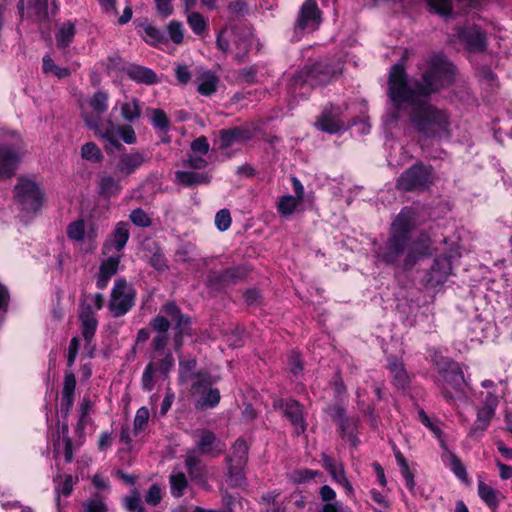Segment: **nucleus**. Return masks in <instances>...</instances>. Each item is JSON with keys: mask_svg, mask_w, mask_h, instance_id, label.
Segmentation results:
<instances>
[{"mask_svg": "<svg viewBox=\"0 0 512 512\" xmlns=\"http://www.w3.org/2000/svg\"><path fill=\"white\" fill-rule=\"evenodd\" d=\"M446 72L447 64L440 56L431 60L429 69L420 79L408 80L404 66L400 63L393 65L388 79V96L396 107L393 118L398 119V108L407 103L410 106V121L420 134L434 137L442 131L447 123L445 113L428 103L425 98L439 91Z\"/></svg>", "mask_w": 512, "mask_h": 512, "instance_id": "1", "label": "nucleus"}, {"mask_svg": "<svg viewBox=\"0 0 512 512\" xmlns=\"http://www.w3.org/2000/svg\"><path fill=\"white\" fill-rule=\"evenodd\" d=\"M411 229V211L405 208L393 221L385 246L377 251L378 257L386 264H395L407 248Z\"/></svg>", "mask_w": 512, "mask_h": 512, "instance_id": "2", "label": "nucleus"}, {"mask_svg": "<svg viewBox=\"0 0 512 512\" xmlns=\"http://www.w3.org/2000/svg\"><path fill=\"white\" fill-rule=\"evenodd\" d=\"M160 312L163 315H158L153 318L150 325L157 334H167L170 328V322H174V329L176 331L175 345L176 349H178L182 345L183 336L190 334V317L183 314L174 301L166 302L161 307Z\"/></svg>", "mask_w": 512, "mask_h": 512, "instance_id": "3", "label": "nucleus"}, {"mask_svg": "<svg viewBox=\"0 0 512 512\" xmlns=\"http://www.w3.org/2000/svg\"><path fill=\"white\" fill-rule=\"evenodd\" d=\"M336 76V70L327 62H317L306 66L292 79V88L294 92L297 89H303L306 86H323L331 82Z\"/></svg>", "mask_w": 512, "mask_h": 512, "instance_id": "4", "label": "nucleus"}, {"mask_svg": "<svg viewBox=\"0 0 512 512\" xmlns=\"http://www.w3.org/2000/svg\"><path fill=\"white\" fill-rule=\"evenodd\" d=\"M434 182L433 170L422 162H417L401 173L396 188L406 192L427 190Z\"/></svg>", "mask_w": 512, "mask_h": 512, "instance_id": "5", "label": "nucleus"}, {"mask_svg": "<svg viewBox=\"0 0 512 512\" xmlns=\"http://www.w3.org/2000/svg\"><path fill=\"white\" fill-rule=\"evenodd\" d=\"M14 192L15 199L23 211L36 213L42 207L44 193L34 181L20 178Z\"/></svg>", "mask_w": 512, "mask_h": 512, "instance_id": "6", "label": "nucleus"}, {"mask_svg": "<svg viewBox=\"0 0 512 512\" xmlns=\"http://www.w3.org/2000/svg\"><path fill=\"white\" fill-rule=\"evenodd\" d=\"M196 381L192 385L193 395H199L195 407L200 410L214 408L220 402V391L212 388L211 376L208 372L199 371L195 373Z\"/></svg>", "mask_w": 512, "mask_h": 512, "instance_id": "7", "label": "nucleus"}, {"mask_svg": "<svg viewBox=\"0 0 512 512\" xmlns=\"http://www.w3.org/2000/svg\"><path fill=\"white\" fill-rule=\"evenodd\" d=\"M454 38L470 52L482 53L487 48L486 33L476 24L454 28Z\"/></svg>", "mask_w": 512, "mask_h": 512, "instance_id": "8", "label": "nucleus"}, {"mask_svg": "<svg viewBox=\"0 0 512 512\" xmlns=\"http://www.w3.org/2000/svg\"><path fill=\"white\" fill-rule=\"evenodd\" d=\"M134 294L125 279H118L111 292L109 308L114 317L125 315L133 306Z\"/></svg>", "mask_w": 512, "mask_h": 512, "instance_id": "9", "label": "nucleus"}, {"mask_svg": "<svg viewBox=\"0 0 512 512\" xmlns=\"http://www.w3.org/2000/svg\"><path fill=\"white\" fill-rule=\"evenodd\" d=\"M149 160L150 157L145 151L136 150L130 153H122L115 165L114 174L119 179H124Z\"/></svg>", "mask_w": 512, "mask_h": 512, "instance_id": "10", "label": "nucleus"}, {"mask_svg": "<svg viewBox=\"0 0 512 512\" xmlns=\"http://www.w3.org/2000/svg\"><path fill=\"white\" fill-rule=\"evenodd\" d=\"M472 396V390L458 363H450V399L466 403Z\"/></svg>", "mask_w": 512, "mask_h": 512, "instance_id": "11", "label": "nucleus"}, {"mask_svg": "<svg viewBox=\"0 0 512 512\" xmlns=\"http://www.w3.org/2000/svg\"><path fill=\"white\" fill-rule=\"evenodd\" d=\"M321 11L315 0H306L301 6L299 16L295 25V32L310 31L318 29L321 23Z\"/></svg>", "mask_w": 512, "mask_h": 512, "instance_id": "12", "label": "nucleus"}, {"mask_svg": "<svg viewBox=\"0 0 512 512\" xmlns=\"http://www.w3.org/2000/svg\"><path fill=\"white\" fill-rule=\"evenodd\" d=\"M498 397L493 393L488 392L481 408L477 411V418L470 429L471 436L482 434L489 426L492 418L495 415V410L498 406Z\"/></svg>", "mask_w": 512, "mask_h": 512, "instance_id": "13", "label": "nucleus"}, {"mask_svg": "<svg viewBox=\"0 0 512 512\" xmlns=\"http://www.w3.org/2000/svg\"><path fill=\"white\" fill-rule=\"evenodd\" d=\"M163 357L160 359L159 364L150 361L142 376V387L146 391H152L154 388L153 375L156 370H158L164 378L168 377L170 370L174 365V358L170 352L162 353ZM156 355L151 356V360H155Z\"/></svg>", "mask_w": 512, "mask_h": 512, "instance_id": "14", "label": "nucleus"}, {"mask_svg": "<svg viewBox=\"0 0 512 512\" xmlns=\"http://www.w3.org/2000/svg\"><path fill=\"white\" fill-rule=\"evenodd\" d=\"M331 419L337 423L339 432L342 437H347L353 446H356L357 439L354 432L357 428L358 419L355 417H348L346 410L341 405H334L329 407Z\"/></svg>", "mask_w": 512, "mask_h": 512, "instance_id": "15", "label": "nucleus"}, {"mask_svg": "<svg viewBox=\"0 0 512 512\" xmlns=\"http://www.w3.org/2000/svg\"><path fill=\"white\" fill-rule=\"evenodd\" d=\"M246 277V270L243 267H232L223 271H209L207 274L208 285L216 290L222 289L228 285Z\"/></svg>", "mask_w": 512, "mask_h": 512, "instance_id": "16", "label": "nucleus"}, {"mask_svg": "<svg viewBox=\"0 0 512 512\" xmlns=\"http://www.w3.org/2000/svg\"><path fill=\"white\" fill-rule=\"evenodd\" d=\"M342 111L338 106H330L323 110L318 117L315 125L323 132L334 134L345 129V124L341 120Z\"/></svg>", "mask_w": 512, "mask_h": 512, "instance_id": "17", "label": "nucleus"}, {"mask_svg": "<svg viewBox=\"0 0 512 512\" xmlns=\"http://www.w3.org/2000/svg\"><path fill=\"white\" fill-rule=\"evenodd\" d=\"M20 17L23 19L25 9L28 10V16L34 21L43 22L48 20V0H20L17 4Z\"/></svg>", "mask_w": 512, "mask_h": 512, "instance_id": "18", "label": "nucleus"}, {"mask_svg": "<svg viewBox=\"0 0 512 512\" xmlns=\"http://www.w3.org/2000/svg\"><path fill=\"white\" fill-rule=\"evenodd\" d=\"M279 407L282 409L284 416L295 427V432L299 435L306 429L303 419L302 406L293 399L280 400Z\"/></svg>", "mask_w": 512, "mask_h": 512, "instance_id": "19", "label": "nucleus"}, {"mask_svg": "<svg viewBox=\"0 0 512 512\" xmlns=\"http://www.w3.org/2000/svg\"><path fill=\"white\" fill-rule=\"evenodd\" d=\"M19 162V154L14 148L6 144H0V177H12Z\"/></svg>", "mask_w": 512, "mask_h": 512, "instance_id": "20", "label": "nucleus"}, {"mask_svg": "<svg viewBox=\"0 0 512 512\" xmlns=\"http://www.w3.org/2000/svg\"><path fill=\"white\" fill-rule=\"evenodd\" d=\"M129 236V224L127 222H119L116 225L111 238L107 239L104 243L102 253L104 255H109L112 248H115L120 252L125 247Z\"/></svg>", "mask_w": 512, "mask_h": 512, "instance_id": "21", "label": "nucleus"}, {"mask_svg": "<svg viewBox=\"0 0 512 512\" xmlns=\"http://www.w3.org/2000/svg\"><path fill=\"white\" fill-rule=\"evenodd\" d=\"M448 279V256L445 254L434 260L426 274V284L431 287L444 284Z\"/></svg>", "mask_w": 512, "mask_h": 512, "instance_id": "22", "label": "nucleus"}, {"mask_svg": "<svg viewBox=\"0 0 512 512\" xmlns=\"http://www.w3.org/2000/svg\"><path fill=\"white\" fill-rule=\"evenodd\" d=\"M197 448L202 454L217 456L224 451L225 445L214 432L205 430L200 435Z\"/></svg>", "mask_w": 512, "mask_h": 512, "instance_id": "23", "label": "nucleus"}, {"mask_svg": "<svg viewBox=\"0 0 512 512\" xmlns=\"http://www.w3.org/2000/svg\"><path fill=\"white\" fill-rule=\"evenodd\" d=\"M85 124L89 129L93 130L97 136L106 140L107 144L105 149L107 152L112 151L113 148L119 150L123 147L118 139L117 132H103L98 117L85 116Z\"/></svg>", "mask_w": 512, "mask_h": 512, "instance_id": "24", "label": "nucleus"}, {"mask_svg": "<svg viewBox=\"0 0 512 512\" xmlns=\"http://www.w3.org/2000/svg\"><path fill=\"white\" fill-rule=\"evenodd\" d=\"M252 138L249 129L234 127L231 129H222L219 132V143L221 149H227L236 142H245Z\"/></svg>", "mask_w": 512, "mask_h": 512, "instance_id": "25", "label": "nucleus"}, {"mask_svg": "<svg viewBox=\"0 0 512 512\" xmlns=\"http://www.w3.org/2000/svg\"><path fill=\"white\" fill-rule=\"evenodd\" d=\"M125 72L131 80L140 84L153 85L159 82L157 74L152 69L141 65L129 64Z\"/></svg>", "mask_w": 512, "mask_h": 512, "instance_id": "26", "label": "nucleus"}, {"mask_svg": "<svg viewBox=\"0 0 512 512\" xmlns=\"http://www.w3.org/2000/svg\"><path fill=\"white\" fill-rule=\"evenodd\" d=\"M79 320L81 322L82 336L85 342H88V345H90L98 325L97 319L95 318L90 305L82 306L79 313Z\"/></svg>", "mask_w": 512, "mask_h": 512, "instance_id": "27", "label": "nucleus"}, {"mask_svg": "<svg viewBox=\"0 0 512 512\" xmlns=\"http://www.w3.org/2000/svg\"><path fill=\"white\" fill-rule=\"evenodd\" d=\"M120 260V255H112L101 263L96 283L99 289H105L111 277L117 273Z\"/></svg>", "mask_w": 512, "mask_h": 512, "instance_id": "28", "label": "nucleus"}, {"mask_svg": "<svg viewBox=\"0 0 512 512\" xmlns=\"http://www.w3.org/2000/svg\"><path fill=\"white\" fill-rule=\"evenodd\" d=\"M177 183L185 187H194L202 184H208L211 176L207 172H197L192 170H183L175 172Z\"/></svg>", "mask_w": 512, "mask_h": 512, "instance_id": "29", "label": "nucleus"}, {"mask_svg": "<svg viewBox=\"0 0 512 512\" xmlns=\"http://www.w3.org/2000/svg\"><path fill=\"white\" fill-rule=\"evenodd\" d=\"M322 466L331 474L332 478L342 484L349 492L352 491V485L347 480L344 468L341 464H336L333 458L328 456L327 454H322Z\"/></svg>", "mask_w": 512, "mask_h": 512, "instance_id": "30", "label": "nucleus"}, {"mask_svg": "<svg viewBox=\"0 0 512 512\" xmlns=\"http://www.w3.org/2000/svg\"><path fill=\"white\" fill-rule=\"evenodd\" d=\"M185 465L187 467V471L192 480H195L199 483L206 482L207 479V471L205 465L202 464V461L194 455V452H188L185 460Z\"/></svg>", "mask_w": 512, "mask_h": 512, "instance_id": "31", "label": "nucleus"}, {"mask_svg": "<svg viewBox=\"0 0 512 512\" xmlns=\"http://www.w3.org/2000/svg\"><path fill=\"white\" fill-rule=\"evenodd\" d=\"M121 180L117 176L102 175L98 181V193L105 198L116 196L121 191Z\"/></svg>", "mask_w": 512, "mask_h": 512, "instance_id": "32", "label": "nucleus"}, {"mask_svg": "<svg viewBox=\"0 0 512 512\" xmlns=\"http://www.w3.org/2000/svg\"><path fill=\"white\" fill-rule=\"evenodd\" d=\"M75 387L76 378L74 373H66L62 389V410H64L65 414H68L69 410L73 406Z\"/></svg>", "mask_w": 512, "mask_h": 512, "instance_id": "33", "label": "nucleus"}, {"mask_svg": "<svg viewBox=\"0 0 512 512\" xmlns=\"http://www.w3.org/2000/svg\"><path fill=\"white\" fill-rule=\"evenodd\" d=\"M455 237H457V242H453V247H450V262L456 258H460L463 253H466L470 249V234L463 230H456Z\"/></svg>", "mask_w": 512, "mask_h": 512, "instance_id": "34", "label": "nucleus"}, {"mask_svg": "<svg viewBox=\"0 0 512 512\" xmlns=\"http://www.w3.org/2000/svg\"><path fill=\"white\" fill-rule=\"evenodd\" d=\"M89 105L92 108V113H83L82 117L85 121V116H92V117H98L99 121L101 122V115L106 112L108 107V95L107 93L103 91H97L94 93V95L91 97L89 101Z\"/></svg>", "mask_w": 512, "mask_h": 512, "instance_id": "35", "label": "nucleus"}, {"mask_svg": "<svg viewBox=\"0 0 512 512\" xmlns=\"http://www.w3.org/2000/svg\"><path fill=\"white\" fill-rule=\"evenodd\" d=\"M388 368L393 374L394 383L397 387L404 389L408 386L410 379L402 362L396 358H389Z\"/></svg>", "mask_w": 512, "mask_h": 512, "instance_id": "36", "label": "nucleus"}, {"mask_svg": "<svg viewBox=\"0 0 512 512\" xmlns=\"http://www.w3.org/2000/svg\"><path fill=\"white\" fill-rule=\"evenodd\" d=\"M228 471L226 475V482L230 487H243L246 485V477L244 474V465L227 463Z\"/></svg>", "mask_w": 512, "mask_h": 512, "instance_id": "37", "label": "nucleus"}, {"mask_svg": "<svg viewBox=\"0 0 512 512\" xmlns=\"http://www.w3.org/2000/svg\"><path fill=\"white\" fill-rule=\"evenodd\" d=\"M247 461L248 446L244 440L238 439L232 447V454L227 458V463L246 466Z\"/></svg>", "mask_w": 512, "mask_h": 512, "instance_id": "38", "label": "nucleus"}, {"mask_svg": "<svg viewBox=\"0 0 512 512\" xmlns=\"http://www.w3.org/2000/svg\"><path fill=\"white\" fill-rule=\"evenodd\" d=\"M140 27L143 30L142 37L143 39L150 45H157L160 43L167 42V37L164 32H162L157 27L153 26L150 23H141Z\"/></svg>", "mask_w": 512, "mask_h": 512, "instance_id": "39", "label": "nucleus"}, {"mask_svg": "<svg viewBox=\"0 0 512 512\" xmlns=\"http://www.w3.org/2000/svg\"><path fill=\"white\" fill-rule=\"evenodd\" d=\"M146 113L155 129L161 132H167L169 130L170 120L162 109L148 108Z\"/></svg>", "mask_w": 512, "mask_h": 512, "instance_id": "40", "label": "nucleus"}, {"mask_svg": "<svg viewBox=\"0 0 512 512\" xmlns=\"http://www.w3.org/2000/svg\"><path fill=\"white\" fill-rule=\"evenodd\" d=\"M478 495L490 508L498 506L500 493L483 481L478 483Z\"/></svg>", "mask_w": 512, "mask_h": 512, "instance_id": "41", "label": "nucleus"}, {"mask_svg": "<svg viewBox=\"0 0 512 512\" xmlns=\"http://www.w3.org/2000/svg\"><path fill=\"white\" fill-rule=\"evenodd\" d=\"M418 417L421 423L426 426L430 431L434 434V436L439 440L441 447L446 450V443L443 439L444 432L438 424V421H433L429 418L426 412L421 409L418 411Z\"/></svg>", "mask_w": 512, "mask_h": 512, "instance_id": "42", "label": "nucleus"}, {"mask_svg": "<svg viewBox=\"0 0 512 512\" xmlns=\"http://www.w3.org/2000/svg\"><path fill=\"white\" fill-rule=\"evenodd\" d=\"M75 35V26L71 22L63 23L56 34V43L59 48L67 47Z\"/></svg>", "mask_w": 512, "mask_h": 512, "instance_id": "43", "label": "nucleus"}, {"mask_svg": "<svg viewBox=\"0 0 512 512\" xmlns=\"http://www.w3.org/2000/svg\"><path fill=\"white\" fill-rule=\"evenodd\" d=\"M229 22L239 20L249 13V6L245 0H233L227 6Z\"/></svg>", "mask_w": 512, "mask_h": 512, "instance_id": "44", "label": "nucleus"}, {"mask_svg": "<svg viewBox=\"0 0 512 512\" xmlns=\"http://www.w3.org/2000/svg\"><path fill=\"white\" fill-rule=\"evenodd\" d=\"M169 482L171 494L176 498H179L183 495V492L188 485L186 476L182 472L170 475Z\"/></svg>", "mask_w": 512, "mask_h": 512, "instance_id": "45", "label": "nucleus"}, {"mask_svg": "<svg viewBox=\"0 0 512 512\" xmlns=\"http://www.w3.org/2000/svg\"><path fill=\"white\" fill-rule=\"evenodd\" d=\"M450 468L454 475L466 486L471 484L466 467L455 455L450 454Z\"/></svg>", "mask_w": 512, "mask_h": 512, "instance_id": "46", "label": "nucleus"}, {"mask_svg": "<svg viewBox=\"0 0 512 512\" xmlns=\"http://www.w3.org/2000/svg\"><path fill=\"white\" fill-rule=\"evenodd\" d=\"M121 115L128 122H133L141 116V107L139 100L133 99L131 102L123 103L121 106Z\"/></svg>", "mask_w": 512, "mask_h": 512, "instance_id": "47", "label": "nucleus"}, {"mask_svg": "<svg viewBox=\"0 0 512 512\" xmlns=\"http://www.w3.org/2000/svg\"><path fill=\"white\" fill-rule=\"evenodd\" d=\"M187 22L192 31L198 36L203 35V33L207 30V21L199 12L194 11L189 13L187 16Z\"/></svg>", "mask_w": 512, "mask_h": 512, "instance_id": "48", "label": "nucleus"}, {"mask_svg": "<svg viewBox=\"0 0 512 512\" xmlns=\"http://www.w3.org/2000/svg\"><path fill=\"white\" fill-rule=\"evenodd\" d=\"M428 251V247L425 245H421L419 248L418 245H413L408 249L407 256L404 259L403 268L405 270L411 269L417 262L419 256L426 255Z\"/></svg>", "mask_w": 512, "mask_h": 512, "instance_id": "49", "label": "nucleus"}, {"mask_svg": "<svg viewBox=\"0 0 512 512\" xmlns=\"http://www.w3.org/2000/svg\"><path fill=\"white\" fill-rule=\"evenodd\" d=\"M81 156L83 159L94 163H99L103 159L101 150L94 142H88L82 146Z\"/></svg>", "mask_w": 512, "mask_h": 512, "instance_id": "50", "label": "nucleus"}, {"mask_svg": "<svg viewBox=\"0 0 512 512\" xmlns=\"http://www.w3.org/2000/svg\"><path fill=\"white\" fill-rule=\"evenodd\" d=\"M43 71L45 73H52L59 79H64L70 75L68 68L59 67L50 56L43 57Z\"/></svg>", "mask_w": 512, "mask_h": 512, "instance_id": "51", "label": "nucleus"}, {"mask_svg": "<svg viewBox=\"0 0 512 512\" xmlns=\"http://www.w3.org/2000/svg\"><path fill=\"white\" fill-rule=\"evenodd\" d=\"M69 239L80 242L84 239L85 225L82 219L71 222L66 230Z\"/></svg>", "mask_w": 512, "mask_h": 512, "instance_id": "52", "label": "nucleus"}, {"mask_svg": "<svg viewBox=\"0 0 512 512\" xmlns=\"http://www.w3.org/2000/svg\"><path fill=\"white\" fill-rule=\"evenodd\" d=\"M218 79L211 73H206L203 81L198 85L197 91L202 95H211L216 91Z\"/></svg>", "mask_w": 512, "mask_h": 512, "instance_id": "53", "label": "nucleus"}, {"mask_svg": "<svg viewBox=\"0 0 512 512\" xmlns=\"http://www.w3.org/2000/svg\"><path fill=\"white\" fill-rule=\"evenodd\" d=\"M169 39L174 44H181L184 39L183 24L180 21L173 20L167 25Z\"/></svg>", "mask_w": 512, "mask_h": 512, "instance_id": "54", "label": "nucleus"}, {"mask_svg": "<svg viewBox=\"0 0 512 512\" xmlns=\"http://www.w3.org/2000/svg\"><path fill=\"white\" fill-rule=\"evenodd\" d=\"M215 226L221 232L229 229L232 223L230 211L226 208L219 210L215 215Z\"/></svg>", "mask_w": 512, "mask_h": 512, "instance_id": "55", "label": "nucleus"}, {"mask_svg": "<svg viewBox=\"0 0 512 512\" xmlns=\"http://www.w3.org/2000/svg\"><path fill=\"white\" fill-rule=\"evenodd\" d=\"M197 362L195 359H189L187 361L179 362V380L181 383H186L191 376V372L196 368Z\"/></svg>", "mask_w": 512, "mask_h": 512, "instance_id": "56", "label": "nucleus"}, {"mask_svg": "<svg viewBox=\"0 0 512 512\" xmlns=\"http://www.w3.org/2000/svg\"><path fill=\"white\" fill-rule=\"evenodd\" d=\"M300 201L293 196H283L278 203V210L283 215H291Z\"/></svg>", "mask_w": 512, "mask_h": 512, "instance_id": "57", "label": "nucleus"}, {"mask_svg": "<svg viewBox=\"0 0 512 512\" xmlns=\"http://www.w3.org/2000/svg\"><path fill=\"white\" fill-rule=\"evenodd\" d=\"M130 220L138 227H149L152 223L147 213L141 208L135 209L131 212Z\"/></svg>", "mask_w": 512, "mask_h": 512, "instance_id": "58", "label": "nucleus"}, {"mask_svg": "<svg viewBox=\"0 0 512 512\" xmlns=\"http://www.w3.org/2000/svg\"><path fill=\"white\" fill-rule=\"evenodd\" d=\"M319 472L309 469H299L291 473L290 478L296 484L306 483L313 479Z\"/></svg>", "mask_w": 512, "mask_h": 512, "instance_id": "59", "label": "nucleus"}, {"mask_svg": "<svg viewBox=\"0 0 512 512\" xmlns=\"http://www.w3.org/2000/svg\"><path fill=\"white\" fill-rule=\"evenodd\" d=\"M149 410L146 407H141L137 410L134 418V433L138 434L149 420Z\"/></svg>", "mask_w": 512, "mask_h": 512, "instance_id": "60", "label": "nucleus"}, {"mask_svg": "<svg viewBox=\"0 0 512 512\" xmlns=\"http://www.w3.org/2000/svg\"><path fill=\"white\" fill-rule=\"evenodd\" d=\"M82 512H108V507L101 499H90L83 503Z\"/></svg>", "mask_w": 512, "mask_h": 512, "instance_id": "61", "label": "nucleus"}, {"mask_svg": "<svg viewBox=\"0 0 512 512\" xmlns=\"http://www.w3.org/2000/svg\"><path fill=\"white\" fill-rule=\"evenodd\" d=\"M161 499L162 493L159 485H151L148 492L145 495V502L151 506H156L161 502Z\"/></svg>", "mask_w": 512, "mask_h": 512, "instance_id": "62", "label": "nucleus"}, {"mask_svg": "<svg viewBox=\"0 0 512 512\" xmlns=\"http://www.w3.org/2000/svg\"><path fill=\"white\" fill-rule=\"evenodd\" d=\"M427 3L431 11L448 18V0H427Z\"/></svg>", "mask_w": 512, "mask_h": 512, "instance_id": "63", "label": "nucleus"}, {"mask_svg": "<svg viewBox=\"0 0 512 512\" xmlns=\"http://www.w3.org/2000/svg\"><path fill=\"white\" fill-rule=\"evenodd\" d=\"M207 165L208 162L198 156H190L188 159L183 161V166L192 171L203 170L207 167Z\"/></svg>", "mask_w": 512, "mask_h": 512, "instance_id": "64", "label": "nucleus"}]
</instances>
